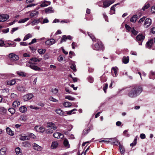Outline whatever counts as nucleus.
<instances>
[{
  "mask_svg": "<svg viewBox=\"0 0 155 155\" xmlns=\"http://www.w3.org/2000/svg\"><path fill=\"white\" fill-rule=\"evenodd\" d=\"M129 92L128 96L131 98H134L139 95L142 91V87L140 86H134L127 90Z\"/></svg>",
  "mask_w": 155,
  "mask_h": 155,
  "instance_id": "1",
  "label": "nucleus"
},
{
  "mask_svg": "<svg viewBox=\"0 0 155 155\" xmlns=\"http://www.w3.org/2000/svg\"><path fill=\"white\" fill-rule=\"evenodd\" d=\"M97 43H93L92 46V48L93 49L95 50H98L100 48H101L103 46L102 42L100 41L99 40H96V41Z\"/></svg>",
  "mask_w": 155,
  "mask_h": 155,
  "instance_id": "2",
  "label": "nucleus"
},
{
  "mask_svg": "<svg viewBox=\"0 0 155 155\" xmlns=\"http://www.w3.org/2000/svg\"><path fill=\"white\" fill-rule=\"evenodd\" d=\"M114 0H105L103 2V7L104 8L109 7L111 5L114 3Z\"/></svg>",
  "mask_w": 155,
  "mask_h": 155,
  "instance_id": "3",
  "label": "nucleus"
},
{
  "mask_svg": "<svg viewBox=\"0 0 155 155\" xmlns=\"http://www.w3.org/2000/svg\"><path fill=\"white\" fill-rule=\"evenodd\" d=\"M152 24V20L149 18H146L144 21L143 26L144 28H147L149 27Z\"/></svg>",
  "mask_w": 155,
  "mask_h": 155,
  "instance_id": "4",
  "label": "nucleus"
},
{
  "mask_svg": "<svg viewBox=\"0 0 155 155\" xmlns=\"http://www.w3.org/2000/svg\"><path fill=\"white\" fill-rule=\"evenodd\" d=\"M145 38V36L142 34H139L136 37V40L137 41H140V43H139V45H142V42Z\"/></svg>",
  "mask_w": 155,
  "mask_h": 155,
  "instance_id": "5",
  "label": "nucleus"
},
{
  "mask_svg": "<svg viewBox=\"0 0 155 155\" xmlns=\"http://www.w3.org/2000/svg\"><path fill=\"white\" fill-rule=\"evenodd\" d=\"M55 112L57 114L60 116H66L65 111L64 112L59 108H57L55 110Z\"/></svg>",
  "mask_w": 155,
  "mask_h": 155,
  "instance_id": "6",
  "label": "nucleus"
},
{
  "mask_svg": "<svg viewBox=\"0 0 155 155\" xmlns=\"http://www.w3.org/2000/svg\"><path fill=\"white\" fill-rule=\"evenodd\" d=\"M41 59V58H31L29 61V63L33 64H36V62H40Z\"/></svg>",
  "mask_w": 155,
  "mask_h": 155,
  "instance_id": "7",
  "label": "nucleus"
},
{
  "mask_svg": "<svg viewBox=\"0 0 155 155\" xmlns=\"http://www.w3.org/2000/svg\"><path fill=\"white\" fill-rule=\"evenodd\" d=\"M9 18L7 14H2L0 15V22H4L7 20Z\"/></svg>",
  "mask_w": 155,
  "mask_h": 155,
  "instance_id": "8",
  "label": "nucleus"
},
{
  "mask_svg": "<svg viewBox=\"0 0 155 155\" xmlns=\"http://www.w3.org/2000/svg\"><path fill=\"white\" fill-rule=\"evenodd\" d=\"M118 68L117 67H113L111 70L112 75L114 77H117V75Z\"/></svg>",
  "mask_w": 155,
  "mask_h": 155,
  "instance_id": "9",
  "label": "nucleus"
},
{
  "mask_svg": "<svg viewBox=\"0 0 155 155\" xmlns=\"http://www.w3.org/2000/svg\"><path fill=\"white\" fill-rule=\"evenodd\" d=\"M32 147L35 150L38 151H41L43 149L41 147L35 143H34L32 144Z\"/></svg>",
  "mask_w": 155,
  "mask_h": 155,
  "instance_id": "10",
  "label": "nucleus"
},
{
  "mask_svg": "<svg viewBox=\"0 0 155 155\" xmlns=\"http://www.w3.org/2000/svg\"><path fill=\"white\" fill-rule=\"evenodd\" d=\"M9 57L12 60L16 61L18 60L19 58L18 56L13 53L10 54L9 55Z\"/></svg>",
  "mask_w": 155,
  "mask_h": 155,
  "instance_id": "11",
  "label": "nucleus"
},
{
  "mask_svg": "<svg viewBox=\"0 0 155 155\" xmlns=\"http://www.w3.org/2000/svg\"><path fill=\"white\" fill-rule=\"evenodd\" d=\"M47 125L46 126L47 128L50 127L53 130H56L57 128V126L55 124L52 122L47 123Z\"/></svg>",
  "mask_w": 155,
  "mask_h": 155,
  "instance_id": "12",
  "label": "nucleus"
},
{
  "mask_svg": "<svg viewBox=\"0 0 155 155\" xmlns=\"http://www.w3.org/2000/svg\"><path fill=\"white\" fill-rule=\"evenodd\" d=\"M55 43V41L53 39H49L45 41V43L47 45H51Z\"/></svg>",
  "mask_w": 155,
  "mask_h": 155,
  "instance_id": "13",
  "label": "nucleus"
},
{
  "mask_svg": "<svg viewBox=\"0 0 155 155\" xmlns=\"http://www.w3.org/2000/svg\"><path fill=\"white\" fill-rule=\"evenodd\" d=\"M53 137L58 139H62L64 137V135L59 132H56L54 134Z\"/></svg>",
  "mask_w": 155,
  "mask_h": 155,
  "instance_id": "14",
  "label": "nucleus"
},
{
  "mask_svg": "<svg viewBox=\"0 0 155 155\" xmlns=\"http://www.w3.org/2000/svg\"><path fill=\"white\" fill-rule=\"evenodd\" d=\"M35 129L38 132L43 133L45 131V128L42 127H39L38 126H36L35 127Z\"/></svg>",
  "mask_w": 155,
  "mask_h": 155,
  "instance_id": "15",
  "label": "nucleus"
},
{
  "mask_svg": "<svg viewBox=\"0 0 155 155\" xmlns=\"http://www.w3.org/2000/svg\"><path fill=\"white\" fill-rule=\"evenodd\" d=\"M33 96L32 94H28L24 96L23 99L25 101H27L31 99Z\"/></svg>",
  "mask_w": 155,
  "mask_h": 155,
  "instance_id": "16",
  "label": "nucleus"
},
{
  "mask_svg": "<svg viewBox=\"0 0 155 155\" xmlns=\"http://www.w3.org/2000/svg\"><path fill=\"white\" fill-rule=\"evenodd\" d=\"M153 43V39H150L147 41L146 44V48L149 49L151 48L152 46Z\"/></svg>",
  "mask_w": 155,
  "mask_h": 155,
  "instance_id": "17",
  "label": "nucleus"
},
{
  "mask_svg": "<svg viewBox=\"0 0 155 155\" xmlns=\"http://www.w3.org/2000/svg\"><path fill=\"white\" fill-rule=\"evenodd\" d=\"M45 11L46 14H50L54 12V10L51 7H49L45 9Z\"/></svg>",
  "mask_w": 155,
  "mask_h": 155,
  "instance_id": "18",
  "label": "nucleus"
},
{
  "mask_svg": "<svg viewBox=\"0 0 155 155\" xmlns=\"http://www.w3.org/2000/svg\"><path fill=\"white\" fill-rule=\"evenodd\" d=\"M30 68L35 71H42V70H41L40 67L34 65V64H32L31 66H30Z\"/></svg>",
  "mask_w": 155,
  "mask_h": 155,
  "instance_id": "19",
  "label": "nucleus"
},
{
  "mask_svg": "<svg viewBox=\"0 0 155 155\" xmlns=\"http://www.w3.org/2000/svg\"><path fill=\"white\" fill-rule=\"evenodd\" d=\"M50 2L45 0L42 2L40 6L41 7H45L50 5Z\"/></svg>",
  "mask_w": 155,
  "mask_h": 155,
  "instance_id": "20",
  "label": "nucleus"
},
{
  "mask_svg": "<svg viewBox=\"0 0 155 155\" xmlns=\"http://www.w3.org/2000/svg\"><path fill=\"white\" fill-rule=\"evenodd\" d=\"M77 110V109L74 108L71 110L65 111L66 116H67V115H70L71 114H75L76 112H74V111Z\"/></svg>",
  "mask_w": 155,
  "mask_h": 155,
  "instance_id": "21",
  "label": "nucleus"
},
{
  "mask_svg": "<svg viewBox=\"0 0 155 155\" xmlns=\"http://www.w3.org/2000/svg\"><path fill=\"white\" fill-rule=\"evenodd\" d=\"M58 143L57 141H53L52 142L51 148L52 149L56 148L58 146Z\"/></svg>",
  "mask_w": 155,
  "mask_h": 155,
  "instance_id": "22",
  "label": "nucleus"
},
{
  "mask_svg": "<svg viewBox=\"0 0 155 155\" xmlns=\"http://www.w3.org/2000/svg\"><path fill=\"white\" fill-rule=\"evenodd\" d=\"M6 130L7 134L11 136H13L14 135V132L12 131L11 129L8 127H7L6 128Z\"/></svg>",
  "mask_w": 155,
  "mask_h": 155,
  "instance_id": "23",
  "label": "nucleus"
},
{
  "mask_svg": "<svg viewBox=\"0 0 155 155\" xmlns=\"http://www.w3.org/2000/svg\"><path fill=\"white\" fill-rule=\"evenodd\" d=\"M129 56H124L122 59V61L123 63L125 64H127L129 62Z\"/></svg>",
  "mask_w": 155,
  "mask_h": 155,
  "instance_id": "24",
  "label": "nucleus"
},
{
  "mask_svg": "<svg viewBox=\"0 0 155 155\" xmlns=\"http://www.w3.org/2000/svg\"><path fill=\"white\" fill-rule=\"evenodd\" d=\"M38 12L36 10H33L31 11L30 14V16L31 17H33L36 16H37L38 15Z\"/></svg>",
  "mask_w": 155,
  "mask_h": 155,
  "instance_id": "25",
  "label": "nucleus"
},
{
  "mask_svg": "<svg viewBox=\"0 0 155 155\" xmlns=\"http://www.w3.org/2000/svg\"><path fill=\"white\" fill-rule=\"evenodd\" d=\"M63 105L65 107H69L72 105L71 103L69 102H64L63 103Z\"/></svg>",
  "mask_w": 155,
  "mask_h": 155,
  "instance_id": "26",
  "label": "nucleus"
},
{
  "mask_svg": "<svg viewBox=\"0 0 155 155\" xmlns=\"http://www.w3.org/2000/svg\"><path fill=\"white\" fill-rule=\"evenodd\" d=\"M15 151L17 155H22V153L21 149L19 147L16 148L15 149Z\"/></svg>",
  "mask_w": 155,
  "mask_h": 155,
  "instance_id": "27",
  "label": "nucleus"
},
{
  "mask_svg": "<svg viewBox=\"0 0 155 155\" xmlns=\"http://www.w3.org/2000/svg\"><path fill=\"white\" fill-rule=\"evenodd\" d=\"M7 149L5 147L2 148L0 150V154L1 155H5L6 153Z\"/></svg>",
  "mask_w": 155,
  "mask_h": 155,
  "instance_id": "28",
  "label": "nucleus"
},
{
  "mask_svg": "<svg viewBox=\"0 0 155 155\" xmlns=\"http://www.w3.org/2000/svg\"><path fill=\"white\" fill-rule=\"evenodd\" d=\"M20 139L22 140H29V137L28 136L27 133L26 135L21 136L20 137Z\"/></svg>",
  "mask_w": 155,
  "mask_h": 155,
  "instance_id": "29",
  "label": "nucleus"
},
{
  "mask_svg": "<svg viewBox=\"0 0 155 155\" xmlns=\"http://www.w3.org/2000/svg\"><path fill=\"white\" fill-rule=\"evenodd\" d=\"M27 119V117L26 116L21 115L20 116L19 120L22 122H25Z\"/></svg>",
  "mask_w": 155,
  "mask_h": 155,
  "instance_id": "30",
  "label": "nucleus"
},
{
  "mask_svg": "<svg viewBox=\"0 0 155 155\" xmlns=\"http://www.w3.org/2000/svg\"><path fill=\"white\" fill-rule=\"evenodd\" d=\"M137 15H133L130 18V21L132 22H135L137 19Z\"/></svg>",
  "mask_w": 155,
  "mask_h": 155,
  "instance_id": "31",
  "label": "nucleus"
},
{
  "mask_svg": "<svg viewBox=\"0 0 155 155\" xmlns=\"http://www.w3.org/2000/svg\"><path fill=\"white\" fill-rule=\"evenodd\" d=\"M64 145L65 147L67 148H69L70 147V145L69 144L68 141L67 139H65L64 140Z\"/></svg>",
  "mask_w": 155,
  "mask_h": 155,
  "instance_id": "32",
  "label": "nucleus"
},
{
  "mask_svg": "<svg viewBox=\"0 0 155 155\" xmlns=\"http://www.w3.org/2000/svg\"><path fill=\"white\" fill-rule=\"evenodd\" d=\"M115 5H113L110 8V15H112L115 14Z\"/></svg>",
  "mask_w": 155,
  "mask_h": 155,
  "instance_id": "33",
  "label": "nucleus"
},
{
  "mask_svg": "<svg viewBox=\"0 0 155 155\" xmlns=\"http://www.w3.org/2000/svg\"><path fill=\"white\" fill-rule=\"evenodd\" d=\"M20 104V102L18 101H14L13 104L12 105L13 107H18V106Z\"/></svg>",
  "mask_w": 155,
  "mask_h": 155,
  "instance_id": "34",
  "label": "nucleus"
},
{
  "mask_svg": "<svg viewBox=\"0 0 155 155\" xmlns=\"http://www.w3.org/2000/svg\"><path fill=\"white\" fill-rule=\"evenodd\" d=\"M32 37V35L30 33L28 34L25 36L23 39V41H26Z\"/></svg>",
  "mask_w": 155,
  "mask_h": 155,
  "instance_id": "35",
  "label": "nucleus"
},
{
  "mask_svg": "<svg viewBox=\"0 0 155 155\" xmlns=\"http://www.w3.org/2000/svg\"><path fill=\"white\" fill-rule=\"evenodd\" d=\"M27 109L26 107L24 106L21 107L19 108V111L20 112L24 113L26 111Z\"/></svg>",
  "mask_w": 155,
  "mask_h": 155,
  "instance_id": "36",
  "label": "nucleus"
},
{
  "mask_svg": "<svg viewBox=\"0 0 155 155\" xmlns=\"http://www.w3.org/2000/svg\"><path fill=\"white\" fill-rule=\"evenodd\" d=\"M27 134L29 137V140L30 138L35 139L36 137L33 134L31 133H28Z\"/></svg>",
  "mask_w": 155,
  "mask_h": 155,
  "instance_id": "37",
  "label": "nucleus"
},
{
  "mask_svg": "<svg viewBox=\"0 0 155 155\" xmlns=\"http://www.w3.org/2000/svg\"><path fill=\"white\" fill-rule=\"evenodd\" d=\"M16 83L15 80L13 79L8 81L7 83V84L10 85H12Z\"/></svg>",
  "mask_w": 155,
  "mask_h": 155,
  "instance_id": "38",
  "label": "nucleus"
},
{
  "mask_svg": "<svg viewBox=\"0 0 155 155\" xmlns=\"http://www.w3.org/2000/svg\"><path fill=\"white\" fill-rule=\"evenodd\" d=\"M29 19L28 18H25L24 19H20L18 22L19 23H24L28 21Z\"/></svg>",
  "mask_w": 155,
  "mask_h": 155,
  "instance_id": "39",
  "label": "nucleus"
},
{
  "mask_svg": "<svg viewBox=\"0 0 155 155\" xmlns=\"http://www.w3.org/2000/svg\"><path fill=\"white\" fill-rule=\"evenodd\" d=\"M111 139L113 140V141L112 142L113 143H114L113 144L116 145H118L119 144H120H120L119 142L117 140L116 138H114L113 139Z\"/></svg>",
  "mask_w": 155,
  "mask_h": 155,
  "instance_id": "40",
  "label": "nucleus"
},
{
  "mask_svg": "<svg viewBox=\"0 0 155 155\" xmlns=\"http://www.w3.org/2000/svg\"><path fill=\"white\" fill-rule=\"evenodd\" d=\"M87 79L88 81L90 83H92L94 81V78L91 76H89L87 77Z\"/></svg>",
  "mask_w": 155,
  "mask_h": 155,
  "instance_id": "41",
  "label": "nucleus"
},
{
  "mask_svg": "<svg viewBox=\"0 0 155 155\" xmlns=\"http://www.w3.org/2000/svg\"><path fill=\"white\" fill-rule=\"evenodd\" d=\"M38 51L40 54H42L45 53L46 50L45 49H40L38 50Z\"/></svg>",
  "mask_w": 155,
  "mask_h": 155,
  "instance_id": "42",
  "label": "nucleus"
},
{
  "mask_svg": "<svg viewBox=\"0 0 155 155\" xmlns=\"http://www.w3.org/2000/svg\"><path fill=\"white\" fill-rule=\"evenodd\" d=\"M151 75H150L149 77L150 78L154 79L155 78V72L153 71H151L150 72Z\"/></svg>",
  "mask_w": 155,
  "mask_h": 155,
  "instance_id": "43",
  "label": "nucleus"
},
{
  "mask_svg": "<svg viewBox=\"0 0 155 155\" xmlns=\"http://www.w3.org/2000/svg\"><path fill=\"white\" fill-rule=\"evenodd\" d=\"M65 98L66 99H68L70 101H74L75 100V98L71 97V96H66L65 97Z\"/></svg>",
  "mask_w": 155,
  "mask_h": 155,
  "instance_id": "44",
  "label": "nucleus"
},
{
  "mask_svg": "<svg viewBox=\"0 0 155 155\" xmlns=\"http://www.w3.org/2000/svg\"><path fill=\"white\" fill-rule=\"evenodd\" d=\"M87 33L88 35L90 37V38L93 41H94L96 40L94 36L91 34L89 32H87Z\"/></svg>",
  "mask_w": 155,
  "mask_h": 155,
  "instance_id": "45",
  "label": "nucleus"
},
{
  "mask_svg": "<svg viewBox=\"0 0 155 155\" xmlns=\"http://www.w3.org/2000/svg\"><path fill=\"white\" fill-rule=\"evenodd\" d=\"M67 38H66V35H63L62 38H61V41L60 42V43H62L63 42H65L67 40Z\"/></svg>",
  "mask_w": 155,
  "mask_h": 155,
  "instance_id": "46",
  "label": "nucleus"
},
{
  "mask_svg": "<svg viewBox=\"0 0 155 155\" xmlns=\"http://www.w3.org/2000/svg\"><path fill=\"white\" fill-rule=\"evenodd\" d=\"M71 68L74 71H76V65L74 63H73L71 64V65L70 66Z\"/></svg>",
  "mask_w": 155,
  "mask_h": 155,
  "instance_id": "47",
  "label": "nucleus"
},
{
  "mask_svg": "<svg viewBox=\"0 0 155 155\" xmlns=\"http://www.w3.org/2000/svg\"><path fill=\"white\" fill-rule=\"evenodd\" d=\"M19 29V28L18 27H17L15 28H12V30H11L10 33L12 34H13V32Z\"/></svg>",
  "mask_w": 155,
  "mask_h": 155,
  "instance_id": "48",
  "label": "nucleus"
},
{
  "mask_svg": "<svg viewBox=\"0 0 155 155\" xmlns=\"http://www.w3.org/2000/svg\"><path fill=\"white\" fill-rule=\"evenodd\" d=\"M119 148L120 149V151L121 153H123L124 152L125 150L122 146L120 145L119 146Z\"/></svg>",
  "mask_w": 155,
  "mask_h": 155,
  "instance_id": "49",
  "label": "nucleus"
},
{
  "mask_svg": "<svg viewBox=\"0 0 155 155\" xmlns=\"http://www.w3.org/2000/svg\"><path fill=\"white\" fill-rule=\"evenodd\" d=\"M6 111V110L4 107H0V112L5 113Z\"/></svg>",
  "mask_w": 155,
  "mask_h": 155,
  "instance_id": "50",
  "label": "nucleus"
},
{
  "mask_svg": "<svg viewBox=\"0 0 155 155\" xmlns=\"http://www.w3.org/2000/svg\"><path fill=\"white\" fill-rule=\"evenodd\" d=\"M49 99L50 101H52L53 102H58V101L57 100L54 98L52 97H50Z\"/></svg>",
  "mask_w": 155,
  "mask_h": 155,
  "instance_id": "51",
  "label": "nucleus"
},
{
  "mask_svg": "<svg viewBox=\"0 0 155 155\" xmlns=\"http://www.w3.org/2000/svg\"><path fill=\"white\" fill-rule=\"evenodd\" d=\"M8 111L12 114H14L15 112V110L13 108H10L8 109Z\"/></svg>",
  "mask_w": 155,
  "mask_h": 155,
  "instance_id": "52",
  "label": "nucleus"
},
{
  "mask_svg": "<svg viewBox=\"0 0 155 155\" xmlns=\"http://www.w3.org/2000/svg\"><path fill=\"white\" fill-rule=\"evenodd\" d=\"M53 132V130L51 129H48L46 130V133L48 134H52Z\"/></svg>",
  "mask_w": 155,
  "mask_h": 155,
  "instance_id": "53",
  "label": "nucleus"
},
{
  "mask_svg": "<svg viewBox=\"0 0 155 155\" xmlns=\"http://www.w3.org/2000/svg\"><path fill=\"white\" fill-rule=\"evenodd\" d=\"M64 58L62 55H61L58 57L57 60L61 62L63 60Z\"/></svg>",
  "mask_w": 155,
  "mask_h": 155,
  "instance_id": "54",
  "label": "nucleus"
},
{
  "mask_svg": "<svg viewBox=\"0 0 155 155\" xmlns=\"http://www.w3.org/2000/svg\"><path fill=\"white\" fill-rule=\"evenodd\" d=\"M150 7V5L149 4H147L146 5H145L142 8V9L144 11L146 9Z\"/></svg>",
  "mask_w": 155,
  "mask_h": 155,
  "instance_id": "55",
  "label": "nucleus"
},
{
  "mask_svg": "<svg viewBox=\"0 0 155 155\" xmlns=\"http://www.w3.org/2000/svg\"><path fill=\"white\" fill-rule=\"evenodd\" d=\"M51 91L54 94H56L58 92V89H57V88H54L52 89L51 90Z\"/></svg>",
  "mask_w": 155,
  "mask_h": 155,
  "instance_id": "56",
  "label": "nucleus"
},
{
  "mask_svg": "<svg viewBox=\"0 0 155 155\" xmlns=\"http://www.w3.org/2000/svg\"><path fill=\"white\" fill-rule=\"evenodd\" d=\"M72 48V49H74L75 47L77 46V44L74 42H73L71 44Z\"/></svg>",
  "mask_w": 155,
  "mask_h": 155,
  "instance_id": "57",
  "label": "nucleus"
},
{
  "mask_svg": "<svg viewBox=\"0 0 155 155\" xmlns=\"http://www.w3.org/2000/svg\"><path fill=\"white\" fill-rule=\"evenodd\" d=\"M103 15L104 18L105 19V20L106 21L108 22V17L106 15V13H103Z\"/></svg>",
  "mask_w": 155,
  "mask_h": 155,
  "instance_id": "58",
  "label": "nucleus"
},
{
  "mask_svg": "<svg viewBox=\"0 0 155 155\" xmlns=\"http://www.w3.org/2000/svg\"><path fill=\"white\" fill-rule=\"evenodd\" d=\"M125 27L126 28V29L128 31H130L131 30V31L132 29L127 24L125 25Z\"/></svg>",
  "mask_w": 155,
  "mask_h": 155,
  "instance_id": "59",
  "label": "nucleus"
},
{
  "mask_svg": "<svg viewBox=\"0 0 155 155\" xmlns=\"http://www.w3.org/2000/svg\"><path fill=\"white\" fill-rule=\"evenodd\" d=\"M17 74L18 75L21 76L23 77H25V73L23 72H18Z\"/></svg>",
  "mask_w": 155,
  "mask_h": 155,
  "instance_id": "60",
  "label": "nucleus"
},
{
  "mask_svg": "<svg viewBox=\"0 0 155 155\" xmlns=\"http://www.w3.org/2000/svg\"><path fill=\"white\" fill-rule=\"evenodd\" d=\"M38 5L37 3V4L31 3V4H30L27 5L26 6V8H28V7L34 6L36 5Z\"/></svg>",
  "mask_w": 155,
  "mask_h": 155,
  "instance_id": "61",
  "label": "nucleus"
},
{
  "mask_svg": "<svg viewBox=\"0 0 155 155\" xmlns=\"http://www.w3.org/2000/svg\"><path fill=\"white\" fill-rule=\"evenodd\" d=\"M9 28L4 29L2 30V32L4 33H7L9 32Z\"/></svg>",
  "mask_w": 155,
  "mask_h": 155,
  "instance_id": "62",
  "label": "nucleus"
},
{
  "mask_svg": "<svg viewBox=\"0 0 155 155\" xmlns=\"http://www.w3.org/2000/svg\"><path fill=\"white\" fill-rule=\"evenodd\" d=\"M17 97V95L16 94H15L13 93H12L11 94V97L12 98H16Z\"/></svg>",
  "mask_w": 155,
  "mask_h": 155,
  "instance_id": "63",
  "label": "nucleus"
},
{
  "mask_svg": "<svg viewBox=\"0 0 155 155\" xmlns=\"http://www.w3.org/2000/svg\"><path fill=\"white\" fill-rule=\"evenodd\" d=\"M151 12L152 13H155V5L152 7L151 8Z\"/></svg>",
  "mask_w": 155,
  "mask_h": 155,
  "instance_id": "64",
  "label": "nucleus"
}]
</instances>
